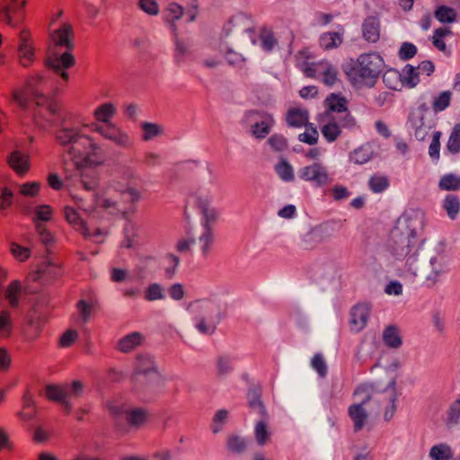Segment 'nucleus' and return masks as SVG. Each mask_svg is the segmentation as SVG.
<instances>
[{"instance_id": "nucleus-1", "label": "nucleus", "mask_w": 460, "mask_h": 460, "mask_svg": "<svg viewBox=\"0 0 460 460\" xmlns=\"http://www.w3.org/2000/svg\"><path fill=\"white\" fill-rule=\"evenodd\" d=\"M73 40L74 31L72 25L68 22L63 23L51 33L50 40L52 48H65V51L61 54L53 53L45 60V65L57 75H59L65 83H67L69 80V75L66 70L73 67L75 64V57L71 53L74 49Z\"/></svg>"}, {"instance_id": "nucleus-2", "label": "nucleus", "mask_w": 460, "mask_h": 460, "mask_svg": "<svg viewBox=\"0 0 460 460\" xmlns=\"http://www.w3.org/2000/svg\"><path fill=\"white\" fill-rule=\"evenodd\" d=\"M384 68V59L376 53H364L351 58L343 71L349 81L358 87H372Z\"/></svg>"}, {"instance_id": "nucleus-3", "label": "nucleus", "mask_w": 460, "mask_h": 460, "mask_svg": "<svg viewBox=\"0 0 460 460\" xmlns=\"http://www.w3.org/2000/svg\"><path fill=\"white\" fill-rule=\"evenodd\" d=\"M68 155L75 167L95 166L103 163V152L93 138L81 135L68 149Z\"/></svg>"}, {"instance_id": "nucleus-4", "label": "nucleus", "mask_w": 460, "mask_h": 460, "mask_svg": "<svg viewBox=\"0 0 460 460\" xmlns=\"http://www.w3.org/2000/svg\"><path fill=\"white\" fill-rule=\"evenodd\" d=\"M0 4V22L13 28L21 25L26 18L27 0H3Z\"/></svg>"}, {"instance_id": "nucleus-5", "label": "nucleus", "mask_w": 460, "mask_h": 460, "mask_svg": "<svg viewBox=\"0 0 460 460\" xmlns=\"http://www.w3.org/2000/svg\"><path fill=\"white\" fill-rule=\"evenodd\" d=\"M48 321L45 307L38 304L34 305L26 314V323L23 332L27 340L34 341L41 333L44 323Z\"/></svg>"}, {"instance_id": "nucleus-6", "label": "nucleus", "mask_w": 460, "mask_h": 460, "mask_svg": "<svg viewBox=\"0 0 460 460\" xmlns=\"http://www.w3.org/2000/svg\"><path fill=\"white\" fill-rule=\"evenodd\" d=\"M18 56L21 65L24 67L31 66L34 62L35 49L31 31L27 29H22L19 32Z\"/></svg>"}, {"instance_id": "nucleus-7", "label": "nucleus", "mask_w": 460, "mask_h": 460, "mask_svg": "<svg viewBox=\"0 0 460 460\" xmlns=\"http://www.w3.org/2000/svg\"><path fill=\"white\" fill-rule=\"evenodd\" d=\"M313 56L308 49L300 50L297 54V58L301 61V70L306 77L316 78L321 75L323 66L327 63V60H320L318 62H309Z\"/></svg>"}, {"instance_id": "nucleus-8", "label": "nucleus", "mask_w": 460, "mask_h": 460, "mask_svg": "<svg viewBox=\"0 0 460 460\" xmlns=\"http://www.w3.org/2000/svg\"><path fill=\"white\" fill-rule=\"evenodd\" d=\"M300 177L305 181H314L317 185H323L328 181V173L319 163L304 167L300 172Z\"/></svg>"}, {"instance_id": "nucleus-9", "label": "nucleus", "mask_w": 460, "mask_h": 460, "mask_svg": "<svg viewBox=\"0 0 460 460\" xmlns=\"http://www.w3.org/2000/svg\"><path fill=\"white\" fill-rule=\"evenodd\" d=\"M370 314V307L367 304H358L350 312V327L352 331H361L367 323Z\"/></svg>"}, {"instance_id": "nucleus-10", "label": "nucleus", "mask_w": 460, "mask_h": 460, "mask_svg": "<svg viewBox=\"0 0 460 460\" xmlns=\"http://www.w3.org/2000/svg\"><path fill=\"white\" fill-rule=\"evenodd\" d=\"M249 116H258L260 118V121L256 122L252 126V135L258 138H263L268 135L270 131V128L274 123V119L272 116L266 112H259L255 111H252L248 114Z\"/></svg>"}, {"instance_id": "nucleus-11", "label": "nucleus", "mask_w": 460, "mask_h": 460, "mask_svg": "<svg viewBox=\"0 0 460 460\" xmlns=\"http://www.w3.org/2000/svg\"><path fill=\"white\" fill-rule=\"evenodd\" d=\"M7 163L9 166L21 176L26 174L31 168L29 155L21 151L12 152L7 158Z\"/></svg>"}, {"instance_id": "nucleus-12", "label": "nucleus", "mask_w": 460, "mask_h": 460, "mask_svg": "<svg viewBox=\"0 0 460 460\" xmlns=\"http://www.w3.org/2000/svg\"><path fill=\"white\" fill-rule=\"evenodd\" d=\"M64 213L68 224H70L76 231L80 232L84 238H90L91 234L87 224L75 208L70 206H66L64 208Z\"/></svg>"}, {"instance_id": "nucleus-13", "label": "nucleus", "mask_w": 460, "mask_h": 460, "mask_svg": "<svg viewBox=\"0 0 460 460\" xmlns=\"http://www.w3.org/2000/svg\"><path fill=\"white\" fill-rule=\"evenodd\" d=\"M99 308V302L93 294H89L86 298L79 299L76 303V309L84 323H87L90 317Z\"/></svg>"}, {"instance_id": "nucleus-14", "label": "nucleus", "mask_w": 460, "mask_h": 460, "mask_svg": "<svg viewBox=\"0 0 460 460\" xmlns=\"http://www.w3.org/2000/svg\"><path fill=\"white\" fill-rule=\"evenodd\" d=\"M344 29L337 31H327L319 37V45L323 50L338 49L343 43Z\"/></svg>"}, {"instance_id": "nucleus-15", "label": "nucleus", "mask_w": 460, "mask_h": 460, "mask_svg": "<svg viewBox=\"0 0 460 460\" xmlns=\"http://www.w3.org/2000/svg\"><path fill=\"white\" fill-rule=\"evenodd\" d=\"M309 120L308 111L302 108H290L286 114V121L289 127H307Z\"/></svg>"}, {"instance_id": "nucleus-16", "label": "nucleus", "mask_w": 460, "mask_h": 460, "mask_svg": "<svg viewBox=\"0 0 460 460\" xmlns=\"http://www.w3.org/2000/svg\"><path fill=\"white\" fill-rule=\"evenodd\" d=\"M364 39L371 43H376L380 39V22L377 18L367 17L362 24Z\"/></svg>"}, {"instance_id": "nucleus-17", "label": "nucleus", "mask_w": 460, "mask_h": 460, "mask_svg": "<svg viewBox=\"0 0 460 460\" xmlns=\"http://www.w3.org/2000/svg\"><path fill=\"white\" fill-rule=\"evenodd\" d=\"M145 341L142 333L135 332L120 339L118 342V349L123 353H128L141 346Z\"/></svg>"}, {"instance_id": "nucleus-18", "label": "nucleus", "mask_w": 460, "mask_h": 460, "mask_svg": "<svg viewBox=\"0 0 460 460\" xmlns=\"http://www.w3.org/2000/svg\"><path fill=\"white\" fill-rule=\"evenodd\" d=\"M81 135L79 130L75 128L62 127L55 132V140L62 146L68 145L71 146H74V142L77 141Z\"/></svg>"}, {"instance_id": "nucleus-19", "label": "nucleus", "mask_w": 460, "mask_h": 460, "mask_svg": "<svg viewBox=\"0 0 460 460\" xmlns=\"http://www.w3.org/2000/svg\"><path fill=\"white\" fill-rule=\"evenodd\" d=\"M348 413L354 423V430H361L367 421V413L363 408L362 403H354L348 409Z\"/></svg>"}, {"instance_id": "nucleus-20", "label": "nucleus", "mask_w": 460, "mask_h": 460, "mask_svg": "<svg viewBox=\"0 0 460 460\" xmlns=\"http://www.w3.org/2000/svg\"><path fill=\"white\" fill-rule=\"evenodd\" d=\"M379 411L383 413L385 420H390L395 411V398L393 393L380 394L377 400Z\"/></svg>"}, {"instance_id": "nucleus-21", "label": "nucleus", "mask_w": 460, "mask_h": 460, "mask_svg": "<svg viewBox=\"0 0 460 460\" xmlns=\"http://www.w3.org/2000/svg\"><path fill=\"white\" fill-rule=\"evenodd\" d=\"M66 390L58 385H48L46 387V396L49 400L58 402L62 404L66 414L71 411V404L66 400Z\"/></svg>"}, {"instance_id": "nucleus-22", "label": "nucleus", "mask_w": 460, "mask_h": 460, "mask_svg": "<svg viewBox=\"0 0 460 460\" xmlns=\"http://www.w3.org/2000/svg\"><path fill=\"white\" fill-rule=\"evenodd\" d=\"M261 397V391L255 388L250 390L247 394L248 404L251 411L260 417L264 418L267 416V411Z\"/></svg>"}, {"instance_id": "nucleus-23", "label": "nucleus", "mask_w": 460, "mask_h": 460, "mask_svg": "<svg viewBox=\"0 0 460 460\" xmlns=\"http://www.w3.org/2000/svg\"><path fill=\"white\" fill-rule=\"evenodd\" d=\"M184 14V8L177 3H170L164 9V20L170 27L176 31V21Z\"/></svg>"}, {"instance_id": "nucleus-24", "label": "nucleus", "mask_w": 460, "mask_h": 460, "mask_svg": "<svg viewBox=\"0 0 460 460\" xmlns=\"http://www.w3.org/2000/svg\"><path fill=\"white\" fill-rule=\"evenodd\" d=\"M328 111L341 113L347 111L348 102L341 93H331L324 101Z\"/></svg>"}, {"instance_id": "nucleus-25", "label": "nucleus", "mask_w": 460, "mask_h": 460, "mask_svg": "<svg viewBox=\"0 0 460 460\" xmlns=\"http://www.w3.org/2000/svg\"><path fill=\"white\" fill-rule=\"evenodd\" d=\"M22 294V284L19 280H13L7 286L4 297L8 301L11 307L16 308L20 304V297Z\"/></svg>"}, {"instance_id": "nucleus-26", "label": "nucleus", "mask_w": 460, "mask_h": 460, "mask_svg": "<svg viewBox=\"0 0 460 460\" xmlns=\"http://www.w3.org/2000/svg\"><path fill=\"white\" fill-rule=\"evenodd\" d=\"M38 111H36V119L40 122V117H46V120L52 121L54 117L59 112L61 106L58 102L49 101L46 104H38Z\"/></svg>"}, {"instance_id": "nucleus-27", "label": "nucleus", "mask_w": 460, "mask_h": 460, "mask_svg": "<svg viewBox=\"0 0 460 460\" xmlns=\"http://www.w3.org/2000/svg\"><path fill=\"white\" fill-rule=\"evenodd\" d=\"M383 81L389 89L394 91L404 87L402 74L396 69H388L383 75Z\"/></svg>"}, {"instance_id": "nucleus-28", "label": "nucleus", "mask_w": 460, "mask_h": 460, "mask_svg": "<svg viewBox=\"0 0 460 460\" xmlns=\"http://www.w3.org/2000/svg\"><path fill=\"white\" fill-rule=\"evenodd\" d=\"M321 132L328 142H334L341 137V128L337 121L331 119L321 127Z\"/></svg>"}, {"instance_id": "nucleus-29", "label": "nucleus", "mask_w": 460, "mask_h": 460, "mask_svg": "<svg viewBox=\"0 0 460 460\" xmlns=\"http://www.w3.org/2000/svg\"><path fill=\"white\" fill-rule=\"evenodd\" d=\"M106 126H98L95 128V131L102 134L103 137L112 139L117 142H123L126 140L127 136L120 132V130L116 128L114 125L109 123H105Z\"/></svg>"}, {"instance_id": "nucleus-30", "label": "nucleus", "mask_w": 460, "mask_h": 460, "mask_svg": "<svg viewBox=\"0 0 460 460\" xmlns=\"http://www.w3.org/2000/svg\"><path fill=\"white\" fill-rule=\"evenodd\" d=\"M383 340L385 345L389 348L397 349L402 345V338L397 327L390 325L387 326L383 333Z\"/></svg>"}, {"instance_id": "nucleus-31", "label": "nucleus", "mask_w": 460, "mask_h": 460, "mask_svg": "<svg viewBox=\"0 0 460 460\" xmlns=\"http://www.w3.org/2000/svg\"><path fill=\"white\" fill-rule=\"evenodd\" d=\"M390 186L388 176L376 173L368 180V187L374 193H381L386 190Z\"/></svg>"}, {"instance_id": "nucleus-32", "label": "nucleus", "mask_w": 460, "mask_h": 460, "mask_svg": "<svg viewBox=\"0 0 460 460\" xmlns=\"http://www.w3.org/2000/svg\"><path fill=\"white\" fill-rule=\"evenodd\" d=\"M127 422L130 426L139 427L147 420V412L140 408L132 409L124 412Z\"/></svg>"}, {"instance_id": "nucleus-33", "label": "nucleus", "mask_w": 460, "mask_h": 460, "mask_svg": "<svg viewBox=\"0 0 460 460\" xmlns=\"http://www.w3.org/2000/svg\"><path fill=\"white\" fill-rule=\"evenodd\" d=\"M115 112V106L111 102H107L96 108L93 112V116L97 121L109 123Z\"/></svg>"}, {"instance_id": "nucleus-34", "label": "nucleus", "mask_w": 460, "mask_h": 460, "mask_svg": "<svg viewBox=\"0 0 460 460\" xmlns=\"http://www.w3.org/2000/svg\"><path fill=\"white\" fill-rule=\"evenodd\" d=\"M402 83L405 87L412 88L420 82V75L416 67L411 65H406L402 72Z\"/></svg>"}, {"instance_id": "nucleus-35", "label": "nucleus", "mask_w": 460, "mask_h": 460, "mask_svg": "<svg viewBox=\"0 0 460 460\" xmlns=\"http://www.w3.org/2000/svg\"><path fill=\"white\" fill-rule=\"evenodd\" d=\"M438 187L442 190L456 191L460 190V176L454 173L443 175L438 182Z\"/></svg>"}, {"instance_id": "nucleus-36", "label": "nucleus", "mask_w": 460, "mask_h": 460, "mask_svg": "<svg viewBox=\"0 0 460 460\" xmlns=\"http://www.w3.org/2000/svg\"><path fill=\"white\" fill-rule=\"evenodd\" d=\"M321 75L323 83L327 86H333L340 81L338 69L328 61L323 66Z\"/></svg>"}, {"instance_id": "nucleus-37", "label": "nucleus", "mask_w": 460, "mask_h": 460, "mask_svg": "<svg viewBox=\"0 0 460 460\" xmlns=\"http://www.w3.org/2000/svg\"><path fill=\"white\" fill-rule=\"evenodd\" d=\"M434 15L436 19L442 23H452L456 22L457 18L456 10L447 5L438 6L435 11Z\"/></svg>"}, {"instance_id": "nucleus-38", "label": "nucleus", "mask_w": 460, "mask_h": 460, "mask_svg": "<svg viewBox=\"0 0 460 460\" xmlns=\"http://www.w3.org/2000/svg\"><path fill=\"white\" fill-rule=\"evenodd\" d=\"M259 40L261 48L266 51H271L278 45V40L272 31L265 28L261 31Z\"/></svg>"}, {"instance_id": "nucleus-39", "label": "nucleus", "mask_w": 460, "mask_h": 460, "mask_svg": "<svg viewBox=\"0 0 460 460\" xmlns=\"http://www.w3.org/2000/svg\"><path fill=\"white\" fill-rule=\"evenodd\" d=\"M451 34L452 31L447 27L436 29L432 36V44L438 50L445 52L447 50V46L444 39Z\"/></svg>"}, {"instance_id": "nucleus-40", "label": "nucleus", "mask_w": 460, "mask_h": 460, "mask_svg": "<svg viewBox=\"0 0 460 460\" xmlns=\"http://www.w3.org/2000/svg\"><path fill=\"white\" fill-rule=\"evenodd\" d=\"M447 149L452 155L460 152V124L454 126L447 143Z\"/></svg>"}, {"instance_id": "nucleus-41", "label": "nucleus", "mask_w": 460, "mask_h": 460, "mask_svg": "<svg viewBox=\"0 0 460 460\" xmlns=\"http://www.w3.org/2000/svg\"><path fill=\"white\" fill-rule=\"evenodd\" d=\"M443 208L448 217L454 219L460 210V200L455 195H447L443 201Z\"/></svg>"}, {"instance_id": "nucleus-42", "label": "nucleus", "mask_w": 460, "mask_h": 460, "mask_svg": "<svg viewBox=\"0 0 460 460\" xmlns=\"http://www.w3.org/2000/svg\"><path fill=\"white\" fill-rule=\"evenodd\" d=\"M278 175L285 181L294 180V171L292 166L285 159H281L275 166Z\"/></svg>"}, {"instance_id": "nucleus-43", "label": "nucleus", "mask_w": 460, "mask_h": 460, "mask_svg": "<svg viewBox=\"0 0 460 460\" xmlns=\"http://www.w3.org/2000/svg\"><path fill=\"white\" fill-rule=\"evenodd\" d=\"M429 456L433 460H450L452 452L447 445L440 444L431 447Z\"/></svg>"}, {"instance_id": "nucleus-44", "label": "nucleus", "mask_w": 460, "mask_h": 460, "mask_svg": "<svg viewBox=\"0 0 460 460\" xmlns=\"http://www.w3.org/2000/svg\"><path fill=\"white\" fill-rule=\"evenodd\" d=\"M452 93L449 91L440 93L432 102V109L435 112H439L447 108L450 104Z\"/></svg>"}, {"instance_id": "nucleus-45", "label": "nucleus", "mask_w": 460, "mask_h": 460, "mask_svg": "<svg viewBox=\"0 0 460 460\" xmlns=\"http://www.w3.org/2000/svg\"><path fill=\"white\" fill-rule=\"evenodd\" d=\"M141 128L143 129L142 138L145 141H148L154 138L155 137L163 134L164 132L162 126L155 123L144 122L141 125Z\"/></svg>"}, {"instance_id": "nucleus-46", "label": "nucleus", "mask_w": 460, "mask_h": 460, "mask_svg": "<svg viewBox=\"0 0 460 460\" xmlns=\"http://www.w3.org/2000/svg\"><path fill=\"white\" fill-rule=\"evenodd\" d=\"M226 447L230 452L240 454L245 450L246 443L243 438L237 435H232L227 439Z\"/></svg>"}, {"instance_id": "nucleus-47", "label": "nucleus", "mask_w": 460, "mask_h": 460, "mask_svg": "<svg viewBox=\"0 0 460 460\" xmlns=\"http://www.w3.org/2000/svg\"><path fill=\"white\" fill-rule=\"evenodd\" d=\"M254 436L260 446L265 445L270 440V434L268 431L267 425L264 421L260 420L257 422L254 429Z\"/></svg>"}, {"instance_id": "nucleus-48", "label": "nucleus", "mask_w": 460, "mask_h": 460, "mask_svg": "<svg viewBox=\"0 0 460 460\" xmlns=\"http://www.w3.org/2000/svg\"><path fill=\"white\" fill-rule=\"evenodd\" d=\"M305 128V131L298 135V140L310 146L316 145L319 138V134L316 128L313 127L312 125Z\"/></svg>"}, {"instance_id": "nucleus-49", "label": "nucleus", "mask_w": 460, "mask_h": 460, "mask_svg": "<svg viewBox=\"0 0 460 460\" xmlns=\"http://www.w3.org/2000/svg\"><path fill=\"white\" fill-rule=\"evenodd\" d=\"M154 370V362L150 358L141 355L137 357L136 375L147 374Z\"/></svg>"}, {"instance_id": "nucleus-50", "label": "nucleus", "mask_w": 460, "mask_h": 460, "mask_svg": "<svg viewBox=\"0 0 460 460\" xmlns=\"http://www.w3.org/2000/svg\"><path fill=\"white\" fill-rule=\"evenodd\" d=\"M11 253L19 261H25L31 256V249L19 245L16 243H12L10 245Z\"/></svg>"}, {"instance_id": "nucleus-51", "label": "nucleus", "mask_w": 460, "mask_h": 460, "mask_svg": "<svg viewBox=\"0 0 460 460\" xmlns=\"http://www.w3.org/2000/svg\"><path fill=\"white\" fill-rule=\"evenodd\" d=\"M417 47L411 42H403L398 51V56L402 60H409L417 54Z\"/></svg>"}, {"instance_id": "nucleus-52", "label": "nucleus", "mask_w": 460, "mask_h": 460, "mask_svg": "<svg viewBox=\"0 0 460 460\" xmlns=\"http://www.w3.org/2000/svg\"><path fill=\"white\" fill-rule=\"evenodd\" d=\"M374 389L371 385H362L357 387L354 392L355 396L360 397V402L364 405L366 402L370 401L373 397Z\"/></svg>"}, {"instance_id": "nucleus-53", "label": "nucleus", "mask_w": 460, "mask_h": 460, "mask_svg": "<svg viewBox=\"0 0 460 460\" xmlns=\"http://www.w3.org/2000/svg\"><path fill=\"white\" fill-rule=\"evenodd\" d=\"M311 365L321 377L327 375V365L323 355L315 354L311 360Z\"/></svg>"}, {"instance_id": "nucleus-54", "label": "nucleus", "mask_w": 460, "mask_h": 460, "mask_svg": "<svg viewBox=\"0 0 460 460\" xmlns=\"http://www.w3.org/2000/svg\"><path fill=\"white\" fill-rule=\"evenodd\" d=\"M271 148L277 152H282L288 148V141L281 135H272L268 140Z\"/></svg>"}, {"instance_id": "nucleus-55", "label": "nucleus", "mask_w": 460, "mask_h": 460, "mask_svg": "<svg viewBox=\"0 0 460 460\" xmlns=\"http://www.w3.org/2000/svg\"><path fill=\"white\" fill-rule=\"evenodd\" d=\"M440 137L441 132L436 131L433 133L432 140L429 147V154L431 158L438 160L439 158L440 150Z\"/></svg>"}, {"instance_id": "nucleus-56", "label": "nucleus", "mask_w": 460, "mask_h": 460, "mask_svg": "<svg viewBox=\"0 0 460 460\" xmlns=\"http://www.w3.org/2000/svg\"><path fill=\"white\" fill-rule=\"evenodd\" d=\"M36 218L40 221H49L52 218L53 209L49 205H40L35 208Z\"/></svg>"}, {"instance_id": "nucleus-57", "label": "nucleus", "mask_w": 460, "mask_h": 460, "mask_svg": "<svg viewBox=\"0 0 460 460\" xmlns=\"http://www.w3.org/2000/svg\"><path fill=\"white\" fill-rule=\"evenodd\" d=\"M40 191V184L38 182H26L20 186L19 192L22 196L34 197Z\"/></svg>"}, {"instance_id": "nucleus-58", "label": "nucleus", "mask_w": 460, "mask_h": 460, "mask_svg": "<svg viewBox=\"0 0 460 460\" xmlns=\"http://www.w3.org/2000/svg\"><path fill=\"white\" fill-rule=\"evenodd\" d=\"M36 412L35 407L32 403L31 398L27 395L23 396V408L20 412L22 418L25 420H30Z\"/></svg>"}, {"instance_id": "nucleus-59", "label": "nucleus", "mask_w": 460, "mask_h": 460, "mask_svg": "<svg viewBox=\"0 0 460 460\" xmlns=\"http://www.w3.org/2000/svg\"><path fill=\"white\" fill-rule=\"evenodd\" d=\"M349 159L356 164H363L370 159V155L363 148H358L351 153Z\"/></svg>"}, {"instance_id": "nucleus-60", "label": "nucleus", "mask_w": 460, "mask_h": 460, "mask_svg": "<svg viewBox=\"0 0 460 460\" xmlns=\"http://www.w3.org/2000/svg\"><path fill=\"white\" fill-rule=\"evenodd\" d=\"M216 328V323L208 318H201L199 323L197 324V329L204 334L213 333Z\"/></svg>"}, {"instance_id": "nucleus-61", "label": "nucleus", "mask_w": 460, "mask_h": 460, "mask_svg": "<svg viewBox=\"0 0 460 460\" xmlns=\"http://www.w3.org/2000/svg\"><path fill=\"white\" fill-rule=\"evenodd\" d=\"M145 296L149 301L162 299L164 295L161 286L158 284L150 285L146 290Z\"/></svg>"}, {"instance_id": "nucleus-62", "label": "nucleus", "mask_w": 460, "mask_h": 460, "mask_svg": "<svg viewBox=\"0 0 460 460\" xmlns=\"http://www.w3.org/2000/svg\"><path fill=\"white\" fill-rule=\"evenodd\" d=\"M13 194L12 190L4 187L0 193V209L4 210L11 207Z\"/></svg>"}, {"instance_id": "nucleus-63", "label": "nucleus", "mask_w": 460, "mask_h": 460, "mask_svg": "<svg viewBox=\"0 0 460 460\" xmlns=\"http://www.w3.org/2000/svg\"><path fill=\"white\" fill-rule=\"evenodd\" d=\"M78 338V333L75 330H67L65 332L59 340V345L61 347L71 346Z\"/></svg>"}, {"instance_id": "nucleus-64", "label": "nucleus", "mask_w": 460, "mask_h": 460, "mask_svg": "<svg viewBox=\"0 0 460 460\" xmlns=\"http://www.w3.org/2000/svg\"><path fill=\"white\" fill-rule=\"evenodd\" d=\"M139 7L150 15H155L159 12L158 4L155 0H139Z\"/></svg>"}]
</instances>
